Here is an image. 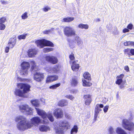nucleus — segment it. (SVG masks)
Here are the masks:
<instances>
[{
  "label": "nucleus",
  "instance_id": "obj_1",
  "mask_svg": "<svg viewBox=\"0 0 134 134\" xmlns=\"http://www.w3.org/2000/svg\"><path fill=\"white\" fill-rule=\"evenodd\" d=\"M18 87L21 89H23V91L19 89H16L14 91V93L16 96L19 97H24V94L29 91L30 86L29 85L23 83H18L17 84Z\"/></svg>",
  "mask_w": 134,
  "mask_h": 134
},
{
  "label": "nucleus",
  "instance_id": "obj_2",
  "mask_svg": "<svg viewBox=\"0 0 134 134\" xmlns=\"http://www.w3.org/2000/svg\"><path fill=\"white\" fill-rule=\"evenodd\" d=\"M16 122H18L16 125L17 129L20 131H24L26 129L27 124L28 123L27 120L22 116L16 117L15 119Z\"/></svg>",
  "mask_w": 134,
  "mask_h": 134
},
{
  "label": "nucleus",
  "instance_id": "obj_3",
  "mask_svg": "<svg viewBox=\"0 0 134 134\" xmlns=\"http://www.w3.org/2000/svg\"><path fill=\"white\" fill-rule=\"evenodd\" d=\"M54 129L56 132L58 134H64V128L66 130L69 129L70 127L69 124L68 122L65 121H60L59 123V127L57 124L54 123Z\"/></svg>",
  "mask_w": 134,
  "mask_h": 134
},
{
  "label": "nucleus",
  "instance_id": "obj_4",
  "mask_svg": "<svg viewBox=\"0 0 134 134\" xmlns=\"http://www.w3.org/2000/svg\"><path fill=\"white\" fill-rule=\"evenodd\" d=\"M69 43V45L71 48H74L75 44H76L77 46L81 48H82V46L83 44V42L81 38L76 35L74 37L73 40H69L68 41Z\"/></svg>",
  "mask_w": 134,
  "mask_h": 134
},
{
  "label": "nucleus",
  "instance_id": "obj_5",
  "mask_svg": "<svg viewBox=\"0 0 134 134\" xmlns=\"http://www.w3.org/2000/svg\"><path fill=\"white\" fill-rule=\"evenodd\" d=\"M35 109L38 114L41 116L43 119H46L47 117L51 122L54 121V119L52 113L49 112L46 114L44 111L42 110L37 108H35Z\"/></svg>",
  "mask_w": 134,
  "mask_h": 134
},
{
  "label": "nucleus",
  "instance_id": "obj_6",
  "mask_svg": "<svg viewBox=\"0 0 134 134\" xmlns=\"http://www.w3.org/2000/svg\"><path fill=\"white\" fill-rule=\"evenodd\" d=\"M35 43L37 46L40 48H43L45 46L52 47L54 46L53 43L44 39L36 41Z\"/></svg>",
  "mask_w": 134,
  "mask_h": 134
},
{
  "label": "nucleus",
  "instance_id": "obj_7",
  "mask_svg": "<svg viewBox=\"0 0 134 134\" xmlns=\"http://www.w3.org/2000/svg\"><path fill=\"white\" fill-rule=\"evenodd\" d=\"M41 119L38 116L34 117L31 119V122L27 120L28 123L27 124L26 129L31 128L33 125L37 126L41 123Z\"/></svg>",
  "mask_w": 134,
  "mask_h": 134
},
{
  "label": "nucleus",
  "instance_id": "obj_8",
  "mask_svg": "<svg viewBox=\"0 0 134 134\" xmlns=\"http://www.w3.org/2000/svg\"><path fill=\"white\" fill-rule=\"evenodd\" d=\"M18 107L21 112L27 115H31L33 113V109L27 105L20 104L19 105Z\"/></svg>",
  "mask_w": 134,
  "mask_h": 134
},
{
  "label": "nucleus",
  "instance_id": "obj_9",
  "mask_svg": "<svg viewBox=\"0 0 134 134\" xmlns=\"http://www.w3.org/2000/svg\"><path fill=\"white\" fill-rule=\"evenodd\" d=\"M21 70L20 72V74L23 76H26L28 74V70L30 68L29 63L27 62H24L21 64Z\"/></svg>",
  "mask_w": 134,
  "mask_h": 134
},
{
  "label": "nucleus",
  "instance_id": "obj_10",
  "mask_svg": "<svg viewBox=\"0 0 134 134\" xmlns=\"http://www.w3.org/2000/svg\"><path fill=\"white\" fill-rule=\"evenodd\" d=\"M64 35L68 37L75 35L76 34L74 29L70 26H66L64 28Z\"/></svg>",
  "mask_w": 134,
  "mask_h": 134
},
{
  "label": "nucleus",
  "instance_id": "obj_11",
  "mask_svg": "<svg viewBox=\"0 0 134 134\" xmlns=\"http://www.w3.org/2000/svg\"><path fill=\"white\" fill-rule=\"evenodd\" d=\"M122 125L125 129L129 131L134 130V123L132 122H130L128 120L124 119L122 121Z\"/></svg>",
  "mask_w": 134,
  "mask_h": 134
},
{
  "label": "nucleus",
  "instance_id": "obj_12",
  "mask_svg": "<svg viewBox=\"0 0 134 134\" xmlns=\"http://www.w3.org/2000/svg\"><path fill=\"white\" fill-rule=\"evenodd\" d=\"M34 79L36 81L40 82L42 81L44 78L43 74L37 72L36 73H34Z\"/></svg>",
  "mask_w": 134,
  "mask_h": 134
},
{
  "label": "nucleus",
  "instance_id": "obj_13",
  "mask_svg": "<svg viewBox=\"0 0 134 134\" xmlns=\"http://www.w3.org/2000/svg\"><path fill=\"white\" fill-rule=\"evenodd\" d=\"M46 69V71L49 73H57L59 71V68L58 66L56 65L53 68L47 67Z\"/></svg>",
  "mask_w": 134,
  "mask_h": 134
},
{
  "label": "nucleus",
  "instance_id": "obj_14",
  "mask_svg": "<svg viewBox=\"0 0 134 134\" xmlns=\"http://www.w3.org/2000/svg\"><path fill=\"white\" fill-rule=\"evenodd\" d=\"M46 60L47 61L53 64H55L58 62L57 58L53 56H46L45 57Z\"/></svg>",
  "mask_w": 134,
  "mask_h": 134
},
{
  "label": "nucleus",
  "instance_id": "obj_15",
  "mask_svg": "<svg viewBox=\"0 0 134 134\" xmlns=\"http://www.w3.org/2000/svg\"><path fill=\"white\" fill-rule=\"evenodd\" d=\"M54 115L57 118H60L62 117L63 113L62 109H55L53 113Z\"/></svg>",
  "mask_w": 134,
  "mask_h": 134
},
{
  "label": "nucleus",
  "instance_id": "obj_16",
  "mask_svg": "<svg viewBox=\"0 0 134 134\" xmlns=\"http://www.w3.org/2000/svg\"><path fill=\"white\" fill-rule=\"evenodd\" d=\"M16 41V37L15 36H13L10 38L8 44V46L10 48H12L14 46Z\"/></svg>",
  "mask_w": 134,
  "mask_h": 134
},
{
  "label": "nucleus",
  "instance_id": "obj_17",
  "mask_svg": "<svg viewBox=\"0 0 134 134\" xmlns=\"http://www.w3.org/2000/svg\"><path fill=\"white\" fill-rule=\"evenodd\" d=\"M30 63L32 65L31 71L33 74V72H35L34 73H36L37 72V71L38 70V67L36 65L34 61H32Z\"/></svg>",
  "mask_w": 134,
  "mask_h": 134
},
{
  "label": "nucleus",
  "instance_id": "obj_18",
  "mask_svg": "<svg viewBox=\"0 0 134 134\" xmlns=\"http://www.w3.org/2000/svg\"><path fill=\"white\" fill-rule=\"evenodd\" d=\"M84 98L85 104L88 105H89L92 101L91 96L90 94L84 95Z\"/></svg>",
  "mask_w": 134,
  "mask_h": 134
},
{
  "label": "nucleus",
  "instance_id": "obj_19",
  "mask_svg": "<svg viewBox=\"0 0 134 134\" xmlns=\"http://www.w3.org/2000/svg\"><path fill=\"white\" fill-rule=\"evenodd\" d=\"M124 76V75L123 74H121L119 76H118L116 77L117 80L115 82L116 84L118 85H120L121 84L122 82V79Z\"/></svg>",
  "mask_w": 134,
  "mask_h": 134
},
{
  "label": "nucleus",
  "instance_id": "obj_20",
  "mask_svg": "<svg viewBox=\"0 0 134 134\" xmlns=\"http://www.w3.org/2000/svg\"><path fill=\"white\" fill-rule=\"evenodd\" d=\"M28 55L30 57H33L37 53V51L35 49H30L28 52Z\"/></svg>",
  "mask_w": 134,
  "mask_h": 134
},
{
  "label": "nucleus",
  "instance_id": "obj_21",
  "mask_svg": "<svg viewBox=\"0 0 134 134\" xmlns=\"http://www.w3.org/2000/svg\"><path fill=\"white\" fill-rule=\"evenodd\" d=\"M58 78V76L56 75L49 76L47 77L46 82H49L56 80Z\"/></svg>",
  "mask_w": 134,
  "mask_h": 134
},
{
  "label": "nucleus",
  "instance_id": "obj_22",
  "mask_svg": "<svg viewBox=\"0 0 134 134\" xmlns=\"http://www.w3.org/2000/svg\"><path fill=\"white\" fill-rule=\"evenodd\" d=\"M40 130L42 132H47L50 130L49 127L44 125H40L39 128Z\"/></svg>",
  "mask_w": 134,
  "mask_h": 134
},
{
  "label": "nucleus",
  "instance_id": "obj_23",
  "mask_svg": "<svg viewBox=\"0 0 134 134\" xmlns=\"http://www.w3.org/2000/svg\"><path fill=\"white\" fill-rule=\"evenodd\" d=\"M71 67L72 70L74 71H77L79 68V64L76 63L75 61H74L73 62Z\"/></svg>",
  "mask_w": 134,
  "mask_h": 134
},
{
  "label": "nucleus",
  "instance_id": "obj_24",
  "mask_svg": "<svg viewBox=\"0 0 134 134\" xmlns=\"http://www.w3.org/2000/svg\"><path fill=\"white\" fill-rule=\"evenodd\" d=\"M78 83V80L77 77H75L72 78V80L71 82V85L72 86H76Z\"/></svg>",
  "mask_w": 134,
  "mask_h": 134
},
{
  "label": "nucleus",
  "instance_id": "obj_25",
  "mask_svg": "<svg viewBox=\"0 0 134 134\" xmlns=\"http://www.w3.org/2000/svg\"><path fill=\"white\" fill-rule=\"evenodd\" d=\"M104 105L103 104H97L96 106L95 109V111H96L99 113L100 111H102V110L100 109V108H102L103 107Z\"/></svg>",
  "mask_w": 134,
  "mask_h": 134
},
{
  "label": "nucleus",
  "instance_id": "obj_26",
  "mask_svg": "<svg viewBox=\"0 0 134 134\" xmlns=\"http://www.w3.org/2000/svg\"><path fill=\"white\" fill-rule=\"evenodd\" d=\"M78 129V127L76 125H74L71 131L70 134H75V133H76L77 132Z\"/></svg>",
  "mask_w": 134,
  "mask_h": 134
},
{
  "label": "nucleus",
  "instance_id": "obj_27",
  "mask_svg": "<svg viewBox=\"0 0 134 134\" xmlns=\"http://www.w3.org/2000/svg\"><path fill=\"white\" fill-rule=\"evenodd\" d=\"M68 103L67 101L65 100H62L59 101L58 103V105L61 106L63 107L67 105Z\"/></svg>",
  "mask_w": 134,
  "mask_h": 134
},
{
  "label": "nucleus",
  "instance_id": "obj_28",
  "mask_svg": "<svg viewBox=\"0 0 134 134\" xmlns=\"http://www.w3.org/2000/svg\"><path fill=\"white\" fill-rule=\"evenodd\" d=\"M82 81L83 82V85L84 86H90L92 85L91 83L87 81L84 79H82Z\"/></svg>",
  "mask_w": 134,
  "mask_h": 134
},
{
  "label": "nucleus",
  "instance_id": "obj_29",
  "mask_svg": "<svg viewBox=\"0 0 134 134\" xmlns=\"http://www.w3.org/2000/svg\"><path fill=\"white\" fill-rule=\"evenodd\" d=\"M83 76L85 79H87L88 81L91 80V75L88 72H86L83 74Z\"/></svg>",
  "mask_w": 134,
  "mask_h": 134
},
{
  "label": "nucleus",
  "instance_id": "obj_30",
  "mask_svg": "<svg viewBox=\"0 0 134 134\" xmlns=\"http://www.w3.org/2000/svg\"><path fill=\"white\" fill-rule=\"evenodd\" d=\"M116 131L118 134H127L124 130L119 127L117 128Z\"/></svg>",
  "mask_w": 134,
  "mask_h": 134
},
{
  "label": "nucleus",
  "instance_id": "obj_31",
  "mask_svg": "<svg viewBox=\"0 0 134 134\" xmlns=\"http://www.w3.org/2000/svg\"><path fill=\"white\" fill-rule=\"evenodd\" d=\"M74 19L73 17H68L64 18L63 20L64 22H69L73 21Z\"/></svg>",
  "mask_w": 134,
  "mask_h": 134
},
{
  "label": "nucleus",
  "instance_id": "obj_32",
  "mask_svg": "<svg viewBox=\"0 0 134 134\" xmlns=\"http://www.w3.org/2000/svg\"><path fill=\"white\" fill-rule=\"evenodd\" d=\"M124 45L126 46H134V42L133 41H126L124 43Z\"/></svg>",
  "mask_w": 134,
  "mask_h": 134
},
{
  "label": "nucleus",
  "instance_id": "obj_33",
  "mask_svg": "<svg viewBox=\"0 0 134 134\" xmlns=\"http://www.w3.org/2000/svg\"><path fill=\"white\" fill-rule=\"evenodd\" d=\"M78 27L79 28L81 29L84 28L86 29H88V25L82 24H80L79 25Z\"/></svg>",
  "mask_w": 134,
  "mask_h": 134
},
{
  "label": "nucleus",
  "instance_id": "obj_34",
  "mask_svg": "<svg viewBox=\"0 0 134 134\" xmlns=\"http://www.w3.org/2000/svg\"><path fill=\"white\" fill-rule=\"evenodd\" d=\"M31 102L33 105L36 107H38L39 105L38 101L37 100H35L31 101Z\"/></svg>",
  "mask_w": 134,
  "mask_h": 134
},
{
  "label": "nucleus",
  "instance_id": "obj_35",
  "mask_svg": "<svg viewBox=\"0 0 134 134\" xmlns=\"http://www.w3.org/2000/svg\"><path fill=\"white\" fill-rule=\"evenodd\" d=\"M114 29H113V31H111L113 33L114 35H117L119 34V32L118 31V29L116 26H114L113 27Z\"/></svg>",
  "mask_w": 134,
  "mask_h": 134
},
{
  "label": "nucleus",
  "instance_id": "obj_36",
  "mask_svg": "<svg viewBox=\"0 0 134 134\" xmlns=\"http://www.w3.org/2000/svg\"><path fill=\"white\" fill-rule=\"evenodd\" d=\"M60 83H57L55 85H52L49 87V88L52 89H56L57 87L60 86Z\"/></svg>",
  "mask_w": 134,
  "mask_h": 134
},
{
  "label": "nucleus",
  "instance_id": "obj_37",
  "mask_svg": "<svg viewBox=\"0 0 134 134\" xmlns=\"http://www.w3.org/2000/svg\"><path fill=\"white\" fill-rule=\"evenodd\" d=\"M106 28L108 31L109 32H111L112 29V25L110 23L107 24L106 26Z\"/></svg>",
  "mask_w": 134,
  "mask_h": 134
},
{
  "label": "nucleus",
  "instance_id": "obj_38",
  "mask_svg": "<svg viewBox=\"0 0 134 134\" xmlns=\"http://www.w3.org/2000/svg\"><path fill=\"white\" fill-rule=\"evenodd\" d=\"M53 48H52L47 47L43 49V52L45 53H47L52 51Z\"/></svg>",
  "mask_w": 134,
  "mask_h": 134
},
{
  "label": "nucleus",
  "instance_id": "obj_39",
  "mask_svg": "<svg viewBox=\"0 0 134 134\" xmlns=\"http://www.w3.org/2000/svg\"><path fill=\"white\" fill-rule=\"evenodd\" d=\"M27 35V34H25L23 35H20L18 36V38L19 40L24 39L25 38L26 36Z\"/></svg>",
  "mask_w": 134,
  "mask_h": 134
},
{
  "label": "nucleus",
  "instance_id": "obj_40",
  "mask_svg": "<svg viewBox=\"0 0 134 134\" xmlns=\"http://www.w3.org/2000/svg\"><path fill=\"white\" fill-rule=\"evenodd\" d=\"M130 48L125 49L124 50V53L125 54H127L128 55H131Z\"/></svg>",
  "mask_w": 134,
  "mask_h": 134
},
{
  "label": "nucleus",
  "instance_id": "obj_41",
  "mask_svg": "<svg viewBox=\"0 0 134 134\" xmlns=\"http://www.w3.org/2000/svg\"><path fill=\"white\" fill-rule=\"evenodd\" d=\"M27 14V12H25L22 15L21 17L23 19H25L28 17Z\"/></svg>",
  "mask_w": 134,
  "mask_h": 134
},
{
  "label": "nucleus",
  "instance_id": "obj_42",
  "mask_svg": "<svg viewBox=\"0 0 134 134\" xmlns=\"http://www.w3.org/2000/svg\"><path fill=\"white\" fill-rule=\"evenodd\" d=\"M6 20V18L4 17H2L1 19H0V24H3L4 23Z\"/></svg>",
  "mask_w": 134,
  "mask_h": 134
},
{
  "label": "nucleus",
  "instance_id": "obj_43",
  "mask_svg": "<svg viewBox=\"0 0 134 134\" xmlns=\"http://www.w3.org/2000/svg\"><path fill=\"white\" fill-rule=\"evenodd\" d=\"M42 9L44 12H47L48 11L50 10L51 8L48 6H46L43 8Z\"/></svg>",
  "mask_w": 134,
  "mask_h": 134
},
{
  "label": "nucleus",
  "instance_id": "obj_44",
  "mask_svg": "<svg viewBox=\"0 0 134 134\" xmlns=\"http://www.w3.org/2000/svg\"><path fill=\"white\" fill-rule=\"evenodd\" d=\"M99 113L97 112V111H95L94 113V121H95L97 120V118L98 115Z\"/></svg>",
  "mask_w": 134,
  "mask_h": 134
},
{
  "label": "nucleus",
  "instance_id": "obj_45",
  "mask_svg": "<svg viewBox=\"0 0 134 134\" xmlns=\"http://www.w3.org/2000/svg\"><path fill=\"white\" fill-rule=\"evenodd\" d=\"M66 98H68L71 100H72L74 98V97L72 95H67L65 96Z\"/></svg>",
  "mask_w": 134,
  "mask_h": 134
},
{
  "label": "nucleus",
  "instance_id": "obj_46",
  "mask_svg": "<svg viewBox=\"0 0 134 134\" xmlns=\"http://www.w3.org/2000/svg\"><path fill=\"white\" fill-rule=\"evenodd\" d=\"M127 28L128 29L132 30L133 28V25L131 24H130L127 26Z\"/></svg>",
  "mask_w": 134,
  "mask_h": 134
},
{
  "label": "nucleus",
  "instance_id": "obj_47",
  "mask_svg": "<svg viewBox=\"0 0 134 134\" xmlns=\"http://www.w3.org/2000/svg\"><path fill=\"white\" fill-rule=\"evenodd\" d=\"M108 130L110 134H113V133L114 132L113 129L112 127H110Z\"/></svg>",
  "mask_w": 134,
  "mask_h": 134
},
{
  "label": "nucleus",
  "instance_id": "obj_48",
  "mask_svg": "<svg viewBox=\"0 0 134 134\" xmlns=\"http://www.w3.org/2000/svg\"><path fill=\"white\" fill-rule=\"evenodd\" d=\"M5 25L4 24H0V30H4L5 29Z\"/></svg>",
  "mask_w": 134,
  "mask_h": 134
},
{
  "label": "nucleus",
  "instance_id": "obj_49",
  "mask_svg": "<svg viewBox=\"0 0 134 134\" xmlns=\"http://www.w3.org/2000/svg\"><path fill=\"white\" fill-rule=\"evenodd\" d=\"M0 2H1V4H2L6 5L8 4L9 3L8 2L3 0H1L0 1Z\"/></svg>",
  "mask_w": 134,
  "mask_h": 134
},
{
  "label": "nucleus",
  "instance_id": "obj_50",
  "mask_svg": "<svg viewBox=\"0 0 134 134\" xmlns=\"http://www.w3.org/2000/svg\"><path fill=\"white\" fill-rule=\"evenodd\" d=\"M108 108L109 106L108 105H107L104 107L103 108V111L104 113H106L107 112L108 110Z\"/></svg>",
  "mask_w": 134,
  "mask_h": 134
},
{
  "label": "nucleus",
  "instance_id": "obj_51",
  "mask_svg": "<svg viewBox=\"0 0 134 134\" xmlns=\"http://www.w3.org/2000/svg\"><path fill=\"white\" fill-rule=\"evenodd\" d=\"M69 58L71 60H72L74 59V55L73 54H71L69 55Z\"/></svg>",
  "mask_w": 134,
  "mask_h": 134
},
{
  "label": "nucleus",
  "instance_id": "obj_52",
  "mask_svg": "<svg viewBox=\"0 0 134 134\" xmlns=\"http://www.w3.org/2000/svg\"><path fill=\"white\" fill-rule=\"evenodd\" d=\"M129 30L128 28H125L123 29L122 32L123 33H125L126 32H129Z\"/></svg>",
  "mask_w": 134,
  "mask_h": 134
},
{
  "label": "nucleus",
  "instance_id": "obj_53",
  "mask_svg": "<svg viewBox=\"0 0 134 134\" xmlns=\"http://www.w3.org/2000/svg\"><path fill=\"white\" fill-rule=\"evenodd\" d=\"M124 70L127 72H128L129 71V68L127 65L126 66L124 67Z\"/></svg>",
  "mask_w": 134,
  "mask_h": 134
},
{
  "label": "nucleus",
  "instance_id": "obj_54",
  "mask_svg": "<svg viewBox=\"0 0 134 134\" xmlns=\"http://www.w3.org/2000/svg\"><path fill=\"white\" fill-rule=\"evenodd\" d=\"M51 31V30H46L43 32V34H48Z\"/></svg>",
  "mask_w": 134,
  "mask_h": 134
},
{
  "label": "nucleus",
  "instance_id": "obj_55",
  "mask_svg": "<svg viewBox=\"0 0 134 134\" xmlns=\"http://www.w3.org/2000/svg\"><path fill=\"white\" fill-rule=\"evenodd\" d=\"M131 55H134V49H130Z\"/></svg>",
  "mask_w": 134,
  "mask_h": 134
},
{
  "label": "nucleus",
  "instance_id": "obj_56",
  "mask_svg": "<svg viewBox=\"0 0 134 134\" xmlns=\"http://www.w3.org/2000/svg\"><path fill=\"white\" fill-rule=\"evenodd\" d=\"M119 88L120 89H122L125 87V86L124 82L121 84L120 85H119Z\"/></svg>",
  "mask_w": 134,
  "mask_h": 134
},
{
  "label": "nucleus",
  "instance_id": "obj_57",
  "mask_svg": "<svg viewBox=\"0 0 134 134\" xmlns=\"http://www.w3.org/2000/svg\"><path fill=\"white\" fill-rule=\"evenodd\" d=\"M9 48L8 47H5V52L6 53H8L9 51Z\"/></svg>",
  "mask_w": 134,
  "mask_h": 134
},
{
  "label": "nucleus",
  "instance_id": "obj_58",
  "mask_svg": "<svg viewBox=\"0 0 134 134\" xmlns=\"http://www.w3.org/2000/svg\"><path fill=\"white\" fill-rule=\"evenodd\" d=\"M77 90L75 89H73L71 90V93H75L77 92Z\"/></svg>",
  "mask_w": 134,
  "mask_h": 134
},
{
  "label": "nucleus",
  "instance_id": "obj_59",
  "mask_svg": "<svg viewBox=\"0 0 134 134\" xmlns=\"http://www.w3.org/2000/svg\"><path fill=\"white\" fill-rule=\"evenodd\" d=\"M65 116L66 118L69 119H70L71 118L70 116L69 115H68L67 114H65Z\"/></svg>",
  "mask_w": 134,
  "mask_h": 134
},
{
  "label": "nucleus",
  "instance_id": "obj_60",
  "mask_svg": "<svg viewBox=\"0 0 134 134\" xmlns=\"http://www.w3.org/2000/svg\"><path fill=\"white\" fill-rule=\"evenodd\" d=\"M95 21L96 22H99L100 21V19L98 18L95 19Z\"/></svg>",
  "mask_w": 134,
  "mask_h": 134
},
{
  "label": "nucleus",
  "instance_id": "obj_61",
  "mask_svg": "<svg viewBox=\"0 0 134 134\" xmlns=\"http://www.w3.org/2000/svg\"><path fill=\"white\" fill-rule=\"evenodd\" d=\"M88 115L87 118H89L90 117V114H89V115Z\"/></svg>",
  "mask_w": 134,
  "mask_h": 134
},
{
  "label": "nucleus",
  "instance_id": "obj_62",
  "mask_svg": "<svg viewBox=\"0 0 134 134\" xmlns=\"http://www.w3.org/2000/svg\"><path fill=\"white\" fill-rule=\"evenodd\" d=\"M18 80H22V79L21 78H18Z\"/></svg>",
  "mask_w": 134,
  "mask_h": 134
},
{
  "label": "nucleus",
  "instance_id": "obj_63",
  "mask_svg": "<svg viewBox=\"0 0 134 134\" xmlns=\"http://www.w3.org/2000/svg\"><path fill=\"white\" fill-rule=\"evenodd\" d=\"M44 123H47L48 122V121H47H47L45 122L44 121Z\"/></svg>",
  "mask_w": 134,
  "mask_h": 134
},
{
  "label": "nucleus",
  "instance_id": "obj_64",
  "mask_svg": "<svg viewBox=\"0 0 134 134\" xmlns=\"http://www.w3.org/2000/svg\"><path fill=\"white\" fill-rule=\"evenodd\" d=\"M133 28L134 29V27H133Z\"/></svg>",
  "mask_w": 134,
  "mask_h": 134
}]
</instances>
